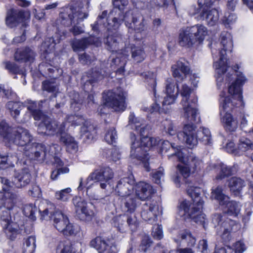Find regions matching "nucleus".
Returning <instances> with one entry per match:
<instances>
[{"mask_svg": "<svg viewBox=\"0 0 253 253\" xmlns=\"http://www.w3.org/2000/svg\"><path fill=\"white\" fill-rule=\"evenodd\" d=\"M65 124V122L60 124L49 117H45L38 125V132L39 133L50 136L57 135L59 132L62 131Z\"/></svg>", "mask_w": 253, "mask_h": 253, "instance_id": "4468645a", "label": "nucleus"}, {"mask_svg": "<svg viewBox=\"0 0 253 253\" xmlns=\"http://www.w3.org/2000/svg\"><path fill=\"white\" fill-rule=\"evenodd\" d=\"M212 5H199V8L193 14H198L199 19L206 20L207 23L211 26L215 25L219 20L218 11L215 8L211 9Z\"/></svg>", "mask_w": 253, "mask_h": 253, "instance_id": "f3484780", "label": "nucleus"}, {"mask_svg": "<svg viewBox=\"0 0 253 253\" xmlns=\"http://www.w3.org/2000/svg\"><path fill=\"white\" fill-rule=\"evenodd\" d=\"M14 130L6 122L2 121L0 122V135L6 140L9 141Z\"/></svg>", "mask_w": 253, "mask_h": 253, "instance_id": "3c124183", "label": "nucleus"}, {"mask_svg": "<svg viewBox=\"0 0 253 253\" xmlns=\"http://www.w3.org/2000/svg\"><path fill=\"white\" fill-rule=\"evenodd\" d=\"M176 155L178 160L188 166L192 170V172L201 169L202 161L194 154H190L185 157L182 152H178Z\"/></svg>", "mask_w": 253, "mask_h": 253, "instance_id": "412c9836", "label": "nucleus"}, {"mask_svg": "<svg viewBox=\"0 0 253 253\" xmlns=\"http://www.w3.org/2000/svg\"><path fill=\"white\" fill-rule=\"evenodd\" d=\"M106 44L109 50L117 51L120 47H123L124 45L122 35L117 32L113 33L112 35H109L106 38Z\"/></svg>", "mask_w": 253, "mask_h": 253, "instance_id": "bb28decb", "label": "nucleus"}, {"mask_svg": "<svg viewBox=\"0 0 253 253\" xmlns=\"http://www.w3.org/2000/svg\"><path fill=\"white\" fill-rule=\"evenodd\" d=\"M56 145H52L49 146L50 150L47 151V147L42 144H33L31 147H28L30 149V153L34 154L35 159L39 161H43L49 157V156H53L56 153L52 151L53 149H55Z\"/></svg>", "mask_w": 253, "mask_h": 253, "instance_id": "aec40b11", "label": "nucleus"}, {"mask_svg": "<svg viewBox=\"0 0 253 253\" xmlns=\"http://www.w3.org/2000/svg\"><path fill=\"white\" fill-rule=\"evenodd\" d=\"M235 74L228 75L229 80L235 79V80L228 87V92L232 97L224 96L225 93L223 92L220 94L219 108L220 113H230L234 107L237 105L244 106L243 100L242 86L246 81L245 78L242 74H238L236 71Z\"/></svg>", "mask_w": 253, "mask_h": 253, "instance_id": "f257e3e1", "label": "nucleus"}, {"mask_svg": "<svg viewBox=\"0 0 253 253\" xmlns=\"http://www.w3.org/2000/svg\"><path fill=\"white\" fill-rule=\"evenodd\" d=\"M107 11L104 10L102 12L101 14L98 16L97 19L95 23L91 25L92 30L98 33L102 29V28H106L107 31L115 30L112 28L109 29L107 20ZM116 30H115L116 31Z\"/></svg>", "mask_w": 253, "mask_h": 253, "instance_id": "473e14b6", "label": "nucleus"}, {"mask_svg": "<svg viewBox=\"0 0 253 253\" xmlns=\"http://www.w3.org/2000/svg\"><path fill=\"white\" fill-rule=\"evenodd\" d=\"M211 198L217 200L219 204L221 206L228 201L229 197L223 193L222 187L218 186L214 189H212L211 193Z\"/></svg>", "mask_w": 253, "mask_h": 253, "instance_id": "ea45409f", "label": "nucleus"}, {"mask_svg": "<svg viewBox=\"0 0 253 253\" xmlns=\"http://www.w3.org/2000/svg\"><path fill=\"white\" fill-rule=\"evenodd\" d=\"M227 219H229L227 218L226 213H215L212 217V223L215 227L219 226L220 228L222 223Z\"/></svg>", "mask_w": 253, "mask_h": 253, "instance_id": "680f3d73", "label": "nucleus"}, {"mask_svg": "<svg viewBox=\"0 0 253 253\" xmlns=\"http://www.w3.org/2000/svg\"><path fill=\"white\" fill-rule=\"evenodd\" d=\"M53 220L54 227L60 232L65 229L69 221L68 217L60 211H55Z\"/></svg>", "mask_w": 253, "mask_h": 253, "instance_id": "f704fd0d", "label": "nucleus"}, {"mask_svg": "<svg viewBox=\"0 0 253 253\" xmlns=\"http://www.w3.org/2000/svg\"><path fill=\"white\" fill-rule=\"evenodd\" d=\"M143 206L152 211L156 218L162 213V206L157 201H148Z\"/></svg>", "mask_w": 253, "mask_h": 253, "instance_id": "37998d69", "label": "nucleus"}, {"mask_svg": "<svg viewBox=\"0 0 253 253\" xmlns=\"http://www.w3.org/2000/svg\"><path fill=\"white\" fill-rule=\"evenodd\" d=\"M153 82V90L155 98V103L152 105L150 108H144V111L153 113L159 112V113H167L169 109L170 105L173 104L176 99L177 92L174 93L175 84L171 78H168L166 82V95L163 98L159 95H157L156 90V82Z\"/></svg>", "mask_w": 253, "mask_h": 253, "instance_id": "0eeeda50", "label": "nucleus"}, {"mask_svg": "<svg viewBox=\"0 0 253 253\" xmlns=\"http://www.w3.org/2000/svg\"><path fill=\"white\" fill-rule=\"evenodd\" d=\"M161 150L162 152H167L169 150H171L173 151V153L169 156V158L170 157L175 156L177 157L176 154L178 152H180L178 151V149L177 148V146H175L174 143H171L169 141L166 140L164 141L162 144Z\"/></svg>", "mask_w": 253, "mask_h": 253, "instance_id": "13d9d810", "label": "nucleus"}, {"mask_svg": "<svg viewBox=\"0 0 253 253\" xmlns=\"http://www.w3.org/2000/svg\"><path fill=\"white\" fill-rule=\"evenodd\" d=\"M130 137L131 141L130 156L132 158L141 161L145 170L149 171L150 156L147 152L149 150L150 148L158 145L160 139L152 137H144L141 138L140 141L136 140L135 135L132 133H130Z\"/></svg>", "mask_w": 253, "mask_h": 253, "instance_id": "20e7f679", "label": "nucleus"}, {"mask_svg": "<svg viewBox=\"0 0 253 253\" xmlns=\"http://www.w3.org/2000/svg\"><path fill=\"white\" fill-rule=\"evenodd\" d=\"M6 109L8 111L10 116L12 118L17 119V115L20 111L24 110V106L22 102L18 101H8L5 105Z\"/></svg>", "mask_w": 253, "mask_h": 253, "instance_id": "4c0bfd02", "label": "nucleus"}, {"mask_svg": "<svg viewBox=\"0 0 253 253\" xmlns=\"http://www.w3.org/2000/svg\"><path fill=\"white\" fill-rule=\"evenodd\" d=\"M236 171V169L235 166L228 167L225 165L221 164L220 166V171L216 176V179L221 180L226 177L233 174Z\"/></svg>", "mask_w": 253, "mask_h": 253, "instance_id": "49530a36", "label": "nucleus"}, {"mask_svg": "<svg viewBox=\"0 0 253 253\" xmlns=\"http://www.w3.org/2000/svg\"><path fill=\"white\" fill-rule=\"evenodd\" d=\"M140 18V17L137 19V21L135 22H133L132 21V19L130 18L129 19V23H131V27L130 28H133L135 32L138 33H141L146 30V26L145 23V19L144 18H142L141 22L139 24H137V22L138 20ZM129 28V27H128Z\"/></svg>", "mask_w": 253, "mask_h": 253, "instance_id": "052dcab7", "label": "nucleus"}, {"mask_svg": "<svg viewBox=\"0 0 253 253\" xmlns=\"http://www.w3.org/2000/svg\"><path fill=\"white\" fill-rule=\"evenodd\" d=\"M3 64L4 65L5 69L11 73L14 74L23 73V71L14 63L10 61H4L3 62Z\"/></svg>", "mask_w": 253, "mask_h": 253, "instance_id": "69168bd1", "label": "nucleus"}, {"mask_svg": "<svg viewBox=\"0 0 253 253\" xmlns=\"http://www.w3.org/2000/svg\"><path fill=\"white\" fill-rule=\"evenodd\" d=\"M90 245L91 247L95 248L99 253H104L109 248L106 242L100 237H97L92 240Z\"/></svg>", "mask_w": 253, "mask_h": 253, "instance_id": "a19ab883", "label": "nucleus"}, {"mask_svg": "<svg viewBox=\"0 0 253 253\" xmlns=\"http://www.w3.org/2000/svg\"><path fill=\"white\" fill-rule=\"evenodd\" d=\"M221 120L224 127L230 131H235L238 127L237 121L235 120L230 113H220Z\"/></svg>", "mask_w": 253, "mask_h": 253, "instance_id": "c9c22d12", "label": "nucleus"}, {"mask_svg": "<svg viewBox=\"0 0 253 253\" xmlns=\"http://www.w3.org/2000/svg\"><path fill=\"white\" fill-rule=\"evenodd\" d=\"M135 195L141 200H146L154 193L151 185L143 181H140L135 186Z\"/></svg>", "mask_w": 253, "mask_h": 253, "instance_id": "cd10ccee", "label": "nucleus"}, {"mask_svg": "<svg viewBox=\"0 0 253 253\" xmlns=\"http://www.w3.org/2000/svg\"><path fill=\"white\" fill-rule=\"evenodd\" d=\"M171 71L174 78L182 80L190 73V69L185 62L178 61L171 66Z\"/></svg>", "mask_w": 253, "mask_h": 253, "instance_id": "a878e982", "label": "nucleus"}, {"mask_svg": "<svg viewBox=\"0 0 253 253\" xmlns=\"http://www.w3.org/2000/svg\"><path fill=\"white\" fill-rule=\"evenodd\" d=\"M115 8L109 13L107 20L109 29L113 28L117 30L121 25L125 21L127 27H131L129 23V19L135 22L137 19L141 17V14L136 9H131L127 11L125 14L122 10L123 7L126 6L128 3V0H112Z\"/></svg>", "mask_w": 253, "mask_h": 253, "instance_id": "7ed1b4c3", "label": "nucleus"}, {"mask_svg": "<svg viewBox=\"0 0 253 253\" xmlns=\"http://www.w3.org/2000/svg\"><path fill=\"white\" fill-rule=\"evenodd\" d=\"M67 121L74 126H83L81 128V135L84 139L92 140L96 134L94 126L90 123L84 119L82 116L71 115L67 117Z\"/></svg>", "mask_w": 253, "mask_h": 253, "instance_id": "f8f14e48", "label": "nucleus"}, {"mask_svg": "<svg viewBox=\"0 0 253 253\" xmlns=\"http://www.w3.org/2000/svg\"><path fill=\"white\" fill-rule=\"evenodd\" d=\"M197 102V98H193L191 99V102L187 103V113H186L184 106H182L183 114L182 117L187 121L193 124V122H198L199 121V117L198 116V111L196 108V105Z\"/></svg>", "mask_w": 253, "mask_h": 253, "instance_id": "5701e85b", "label": "nucleus"}, {"mask_svg": "<svg viewBox=\"0 0 253 253\" xmlns=\"http://www.w3.org/2000/svg\"><path fill=\"white\" fill-rule=\"evenodd\" d=\"M114 177V172L109 167H103L95 170L90 173L87 178V181L94 180L100 182V186L103 189L106 188L110 181Z\"/></svg>", "mask_w": 253, "mask_h": 253, "instance_id": "2eb2a0df", "label": "nucleus"}, {"mask_svg": "<svg viewBox=\"0 0 253 253\" xmlns=\"http://www.w3.org/2000/svg\"><path fill=\"white\" fill-rule=\"evenodd\" d=\"M134 186L129 182V179L125 177L121 179L118 183L115 190L118 195L122 197L130 196Z\"/></svg>", "mask_w": 253, "mask_h": 253, "instance_id": "c756f323", "label": "nucleus"}, {"mask_svg": "<svg viewBox=\"0 0 253 253\" xmlns=\"http://www.w3.org/2000/svg\"><path fill=\"white\" fill-rule=\"evenodd\" d=\"M128 225V229L129 228L132 231H135L139 226V221L135 213L124 214Z\"/></svg>", "mask_w": 253, "mask_h": 253, "instance_id": "09e8293b", "label": "nucleus"}, {"mask_svg": "<svg viewBox=\"0 0 253 253\" xmlns=\"http://www.w3.org/2000/svg\"><path fill=\"white\" fill-rule=\"evenodd\" d=\"M191 89L186 84H183L180 90V93L182 97V99L181 101V104L182 106H184V109L185 110L186 113H187V110H189L188 108H187V103L191 102V99L197 98L196 97L191 95Z\"/></svg>", "mask_w": 253, "mask_h": 253, "instance_id": "e433bc0d", "label": "nucleus"}, {"mask_svg": "<svg viewBox=\"0 0 253 253\" xmlns=\"http://www.w3.org/2000/svg\"><path fill=\"white\" fill-rule=\"evenodd\" d=\"M228 186L230 191L235 195L239 194L246 186L245 180L240 177L234 176L228 180Z\"/></svg>", "mask_w": 253, "mask_h": 253, "instance_id": "72a5a7b5", "label": "nucleus"}, {"mask_svg": "<svg viewBox=\"0 0 253 253\" xmlns=\"http://www.w3.org/2000/svg\"><path fill=\"white\" fill-rule=\"evenodd\" d=\"M146 209L145 207L142 206L141 212V217L144 220L153 223L156 221L157 218L152 211Z\"/></svg>", "mask_w": 253, "mask_h": 253, "instance_id": "bf43d9fd", "label": "nucleus"}, {"mask_svg": "<svg viewBox=\"0 0 253 253\" xmlns=\"http://www.w3.org/2000/svg\"><path fill=\"white\" fill-rule=\"evenodd\" d=\"M56 253H76V251L70 242L64 241L58 245Z\"/></svg>", "mask_w": 253, "mask_h": 253, "instance_id": "8fccbe9b", "label": "nucleus"}, {"mask_svg": "<svg viewBox=\"0 0 253 253\" xmlns=\"http://www.w3.org/2000/svg\"><path fill=\"white\" fill-rule=\"evenodd\" d=\"M196 128L193 124H186L183 126V131L177 133V137L179 140L185 142L190 149H192L197 145L198 140L204 145H211L212 141L209 129L205 127H200L196 131Z\"/></svg>", "mask_w": 253, "mask_h": 253, "instance_id": "423d86ee", "label": "nucleus"}, {"mask_svg": "<svg viewBox=\"0 0 253 253\" xmlns=\"http://www.w3.org/2000/svg\"><path fill=\"white\" fill-rule=\"evenodd\" d=\"M71 191L70 188H67L56 192L55 196L57 200L67 201L70 198Z\"/></svg>", "mask_w": 253, "mask_h": 253, "instance_id": "e2e57ef3", "label": "nucleus"}, {"mask_svg": "<svg viewBox=\"0 0 253 253\" xmlns=\"http://www.w3.org/2000/svg\"><path fill=\"white\" fill-rule=\"evenodd\" d=\"M0 224L7 237L11 240H14L19 233L18 225L11 221V210L0 209Z\"/></svg>", "mask_w": 253, "mask_h": 253, "instance_id": "ddd939ff", "label": "nucleus"}, {"mask_svg": "<svg viewBox=\"0 0 253 253\" xmlns=\"http://www.w3.org/2000/svg\"><path fill=\"white\" fill-rule=\"evenodd\" d=\"M63 130L61 132H59L57 135H59V141L64 143L65 145L68 144L69 143L73 142L74 139L69 134L66 132V124L64 126Z\"/></svg>", "mask_w": 253, "mask_h": 253, "instance_id": "338daca9", "label": "nucleus"}, {"mask_svg": "<svg viewBox=\"0 0 253 253\" xmlns=\"http://www.w3.org/2000/svg\"><path fill=\"white\" fill-rule=\"evenodd\" d=\"M221 206H225L227 209L226 211L224 212L226 213V215H233L236 216L239 213L240 211V205L235 201H230L229 199L227 202Z\"/></svg>", "mask_w": 253, "mask_h": 253, "instance_id": "58836bf2", "label": "nucleus"}, {"mask_svg": "<svg viewBox=\"0 0 253 253\" xmlns=\"http://www.w3.org/2000/svg\"><path fill=\"white\" fill-rule=\"evenodd\" d=\"M73 203L76 212L81 219L90 220L94 216L93 206L91 203H87L79 197H74Z\"/></svg>", "mask_w": 253, "mask_h": 253, "instance_id": "dca6fc26", "label": "nucleus"}, {"mask_svg": "<svg viewBox=\"0 0 253 253\" xmlns=\"http://www.w3.org/2000/svg\"><path fill=\"white\" fill-rule=\"evenodd\" d=\"M131 59L137 63L143 61L146 57L143 48L139 46H133L131 49Z\"/></svg>", "mask_w": 253, "mask_h": 253, "instance_id": "79ce46f5", "label": "nucleus"}, {"mask_svg": "<svg viewBox=\"0 0 253 253\" xmlns=\"http://www.w3.org/2000/svg\"><path fill=\"white\" fill-rule=\"evenodd\" d=\"M127 55L123 53L122 52H120L117 53V56L115 57L113 54L112 61L116 65H118L120 66L119 69L117 70V72L121 73L124 72V65L126 63V58Z\"/></svg>", "mask_w": 253, "mask_h": 253, "instance_id": "de8ad7c7", "label": "nucleus"}, {"mask_svg": "<svg viewBox=\"0 0 253 253\" xmlns=\"http://www.w3.org/2000/svg\"><path fill=\"white\" fill-rule=\"evenodd\" d=\"M201 192L200 188L188 184L187 192L191 198L192 203L183 201L181 204V208L194 222L203 224L205 221L206 215L201 212L204 202L200 197Z\"/></svg>", "mask_w": 253, "mask_h": 253, "instance_id": "39448f33", "label": "nucleus"}, {"mask_svg": "<svg viewBox=\"0 0 253 253\" xmlns=\"http://www.w3.org/2000/svg\"><path fill=\"white\" fill-rule=\"evenodd\" d=\"M0 192V209L11 210L14 207L18 198L17 195L8 192L9 190Z\"/></svg>", "mask_w": 253, "mask_h": 253, "instance_id": "4be33fe9", "label": "nucleus"}, {"mask_svg": "<svg viewBox=\"0 0 253 253\" xmlns=\"http://www.w3.org/2000/svg\"><path fill=\"white\" fill-rule=\"evenodd\" d=\"M88 13L82 2L73 3L62 8L59 14V20L61 25L70 27V31L74 36L83 33V28L79 26L81 22L86 18Z\"/></svg>", "mask_w": 253, "mask_h": 253, "instance_id": "f03ea898", "label": "nucleus"}, {"mask_svg": "<svg viewBox=\"0 0 253 253\" xmlns=\"http://www.w3.org/2000/svg\"><path fill=\"white\" fill-rule=\"evenodd\" d=\"M23 17L24 12L23 11L13 9H9L6 13V25L10 28L14 27L23 20Z\"/></svg>", "mask_w": 253, "mask_h": 253, "instance_id": "393cba45", "label": "nucleus"}, {"mask_svg": "<svg viewBox=\"0 0 253 253\" xmlns=\"http://www.w3.org/2000/svg\"><path fill=\"white\" fill-rule=\"evenodd\" d=\"M36 53L30 47L18 49L15 52L14 59L17 61L30 62L34 61Z\"/></svg>", "mask_w": 253, "mask_h": 253, "instance_id": "c85d7f7f", "label": "nucleus"}, {"mask_svg": "<svg viewBox=\"0 0 253 253\" xmlns=\"http://www.w3.org/2000/svg\"><path fill=\"white\" fill-rule=\"evenodd\" d=\"M61 233L66 236H76L80 231V227L70 223L69 221Z\"/></svg>", "mask_w": 253, "mask_h": 253, "instance_id": "5fc2aeb1", "label": "nucleus"}, {"mask_svg": "<svg viewBox=\"0 0 253 253\" xmlns=\"http://www.w3.org/2000/svg\"><path fill=\"white\" fill-rule=\"evenodd\" d=\"M13 176L10 181L9 179L1 177L0 181L3 184L4 190H9V188L14 186L16 188H22L28 185L30 181L31 176L28 169H23L19 172L12 170Z\"/></svg>", "mask_w": 253, "mask_h": 253, "instance_id": "9b49d317", "label": "nucleus"}, {"mask_svg": "<svg viewBox=\"0 0 253 253\" xmlns=\"http://www.w3.org/2000/svg\"><path fill=\"white\" fill-rule=\"evenodd\" d=\"M32 140V136L29 131L22 127H18L12 131V135L8 142L19 146L29 147V143Z\"/></svg>", "mask_w": 253, "mask_h": 253, "instance_id": "a211bd4d", "label": "nucleus"}, {"mask_svg": "<svg viewBox=\"0 0 253 253\" xmlns=\"http://www.w3.org/2000/svg\"><path fill=\"white\" fill-rule=\"evenodd\" d=\"M98 39L94 37H89L81 40L75 39L72 42V47L74 51L84 50L89 45L95 44Z\"/></svg>", "mask_w": 253, "mask_h": 253, "instance_id": "7c9ffc66", "label": "nucleus"}, {"mask_svg": "<svg viewBox=\"0 0 253 253\" xmlns=\"http://www.w3.org/2000/svg\"><path fill=\"white\" fill-rule=\"evenodd\" d=\"M139 205L137 199L133 196H127L122 200L121 208L122 211L127 213H134Z\"/></svg>", "mask_w": 253, "mask_h": 253, "instance_id": "2f4dec72", "label": "nucleus"}, {"mask_svg": "<svg viewBox=\"0 0 253 253\" xmlns=\"http://www.w3.org/2000/svg\"><path fill=\"white\" fill-rule=\"evenodd\" d=\"M113 224L120 232L124 233L128 230L124 214L115 217L113 219Z\"/></svg>", "mask_w": 253, "mask_h": 253, "instance_id": "c03bdc74", "label": "nucleus"}, {"mask_svg": "<svg viewBox=\"0 0 253 253\" xmlns=\"http://www.w3.org/2000/svg\"><path fill=\"white\" fill-rule=\"evenodd\" d=\"M55 211H59L56 209H51V208H46L42 211L39 210L41 213V219L42 220H49L53 219V214L55 212Z\"/></svg>", "mask_w": 253, "mask_h": 253, "instance_id": "774afa93", "label": "nucleus"}, {"mask_svg": "<svg viewBox=\"0 0 253 253\" xmlns=\"http://www.w3.org/2000/svg\"><path fill=\"white\" fill-rule=\"evenodd\" d=\"M11 157H9L7 158H5V156H2L0 154V169H6L5 172L8 171L7 169L9 167L13 168L14 167V163H17L18 161V159L17 157L14 158L13 161H11Z\"/></svg>", "mask_w": 253, "mask_h": 253, "instance_id": "864d4df0", "label": "nucleus"}, {"mask_svg": "<svg viewBox=\"0 0 253 253\" xmlns=\"http://www.w3.org/2000/svg\"><path fill=\"white\" fill-rule=\"evenodd\" d=\"M43 108H47L48 109L50 108L49 102L47 100L41 101L39 103L38 109L31 113L30 115H32L35 120H40L42 119V121L45 117H44L42 115V114L40 109Z\"/></svg>", "mask_w": 253, "mask_h": 253, "instance_id": "603ef678", "label": "nucleus"}, {"mask_svg": "<svg viewBox=\"0 0 253 253\" xmlns=\"http://www.w3.org/2000/svg\"><path fill=\"white\" fill-rule=\"evenodd\" d=\"M36 246V237L33 236H29L23 242L22 253H34Z\"/></svg>", "mask_w": 253, "mask_h": 253, "instance_id": "a18cd8bd", "label": "nucleus"}, {"mask_svg": "<svg viewBox=\"0 0 253 253\" xmlns=\"http://www.w3.org/2000/svg\"><path fill=\"white\" fill-rule=\"evenodd\" d=\"M220 43L223 46L222 49L220 51V58L218 61L213 63L216 74H218L217 77V85H219V82L223 80L222 75H223L227 69L226 58L225 57L226 52L227 51H231L233 47L232 37L229 33L223 32L220 35Z\"/></svg>", "mask_w": 253, "mask_h": 253, "instance_id": "1a4fd4ad", "label": "nucleus"}, {"mask_svg": "<svg viewBox=\"0 0 253 253\" xmlns=\"http://www.w3.org/2000/svg\"><path fill=\"white\" fill-rule=\"evenodd\" d=\"M106 106L117 112H123L126 107V93L121 87L104 92L103 96Z\"/></svg>", "mask_w": 253, "mask_h": 253, "instance_id": "9d476101", "label": "nucleus"}, {"mask_svg": "<svg viewBox=\"0 0 253 253\" xmlns=\"http://www.w3.org/2000/svg\"><path fill=\"white\" fill-rule=\"evenodd\" d=\"M238 149L242 152L253 150V142L249 139L242 137L239 140Z\"/></svg>", "mask_w": 253, "mask_h": 253, "instance_id": "6e6d98bb", "label": "nucleus"}, {"mask_svg": "<svg viewBox=\"0 0 253 253\" xmlns=\"http://www.w3.org/2000/svg\"><path fill=\"white\" fill-rule=\"evenodd\" d=\"M36 211V207L32 203L25 204L23 207L24 214L33 220H35L36 218L35 215Z\"/></svg>", "mask_w": 253, "mask_h": 253, "instance_id": "4d7b16f0", "label": "nucleus"}, {"mask_svg": "<svg viewBox=\"0 0 253 253\" xmlns=\"http://www.w3.org/2000/svg\"><path fill=\"white\" fill-rule=\"evenodd\" d=\"M237 224L232 219H227L221 224L218 232H222L220 234L222 239L227 242L231 239V233L237 228Z\"/></svg>", "mask_w": 253, "mask_h": 253, "instance_id": "b1692460", "label": "nucleus"}, {"mask_svg": "<svg viewBox=\"0 0 253 253\" xmlns=\"http://www.w3.org/2000/svg\"><path fill=\"white\" fill-rule=\"evenodd\" d=\"M128 126L135 130L141 138L148 137V135L151 129L150 126L145 124L144 120L136 118L133 113H130L129 116Z\"/></svg>", "mask_w": 253, "mask_h": 253, "instance_id": "6ab92c4d", "label": "nucleus"}, {"mask_svg": "<svg viewBox=\"0 0 253 253\" xmlns=\"http://www.w3.org/2000/svg\"><path fill=\"white\" fill-rule=\"evenodd\" d=\"M208 34V29L203 25L187 27L180 30L178 43L180 46L186 48L198 46L203 43Z\"/></svg>", "mask_w": 253, "mask_h": 253, "instance_id": "6e6552de", "label": "nucleus"}, {"mask_svg": "<svg viewBox=\"0 0 253 253\" xmlns=\"http://www.w3.org/2000/svg\"><path fill=\"white\" fill-rule=\"evenodd\" d=\"M106 157L109 160L116 162L121 159V153L117 148L108 150L106 152Z\"/></svg>", "mask_w": 253, "mask_h": 253, "instance_id": "0e129e2a", "label": "nucleus"}]
</instances>
